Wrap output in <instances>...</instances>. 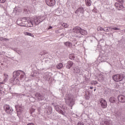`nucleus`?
Masks as SVG:
<instances>
[{
  "label": "nucleus",
  "instance_id": "nucleus-3",
  "mask_svg": "<svg viewBox=\"0 0 125 125\" xmlns=\"http://www.w3.org/2000/svg\"><path fill=\"white\" fill-rule=\"evenodd\" d=\"M55 109L58 112L59 114H61V115H63V116H65L66 115V108H65V105H62V106H60L58 105H55Z\"/></svg>",
  "mask_w": 125,
  "mask_h": 125
},
{
  "label": "nucleus",
  "instance_id": "nucleus-20",
  "mask_svg": "<svg viewBox=\"0 0 125 125\" xmlns=\"http://www.w3.org/2000/svg\"><path fill=\"white\" fill-rule=\"evenodd\" d=\"M74 73L79 74V73H80V72H81V70L80 69L79 67L76 66L74 68Z\"/></svg>",
  "mask_w": 125,
  "mask_h": 125
},
{
  "label": "nucleus",
  "instance_id": "nucleus-7",
  "mask_svg": "<svg viewBox=\"0 0 125 125\" xmlns=\"http://www.w3.org/2000/svg\"><path fill=\"white\" fill-rule=\"evenodd\" d=\"M81 31H82V28L78 26L74 27L72 30L73 33L76 34V37L77 36H80V35H81Z\"/></svg>",
  "mask_w": 125,
  "mask_h": 125
},
{
  "label": "nucleus",
  "instance_id": "nucleus-49",
  "mask_svg": "<svg viewBox=\"0 0 125 125\" xmlns=\"http://www.w3.org/2000/svg\"><path fill=\"white\" fill-rule=\"evenodd\" d=\"M50 29H52V26H49L48 30H50Z\"/></svg>",
  "mask_w": 125,
  "mask_h": 125
},
{
  "label": "nucleus",
  "instance_id": "nucleus-21",
  "mask_svg": "<svg viewBox=\"0 0 125 125\" xmlns=\"http://www.w3.org/2000/svg\"><path fill=\"white\" fill-rule=\"evenodd\" d=\"M89 94H90V93L89 92H85V94L84 95V97L85 99L86 100H88V99H89L90 97H89Z\"/></svg>",
  "mask_w": 125,
  "mask_h": 125
},
{
  "label": "nucleus",
  "instance_id": "nucleus-43",
  "mask_svg": "<svg viewBox=\"0 0 125 125\" xmlns=\"http://www.w3.org/2000/svg\"><path fill=\"white\" fill-rule=\"evenodd\" d=\"M78 125H84L83 123H82L81 122H78Z\"/></svg>",
  "mask_w": 125,
  "mask_h": 125
},
{
  "label": "nucleus",
  "instance_id": "nucleus-1",
  "mask_svg": "<svg viewBox=\"0 0 125 125\" xmlns=\"http://www.w3.org/2000/svg\"><path fill=\"white\" fill-rule=\"evenodd\" d=\"M44 19H45V18H44L43 16L34 17V19H32V20L28 21V24H29V25L31 24V25H29V27H33L34 24H35L36 25H39V24H40V23H42V22L43 21Z\"/></svg>",
  "mask_w": 125,
  "mask_h": 125
},
{
  "label": "nucleus",
  "instance_id": "nucleus-15",
  "mask_svg": "<svg viewBox=\"0 0 125 125\" xmlns=\"http://www.w3.org/2000/svg\"><path fill=\"white\" fill-rule=\"evenodd\" d=\"M84 13V9L83 7H80L77 9V10L75 11V13L76 14H79V13H82V14H83V13Z\"/></svg>",
  "mask_w": 125,
  "mask_h": 125
},
{
  "label": "nucleus",
  "instance_id": "nucleus-40",
  "mask_svg": "<svg viewBox=\"0 0 125 125\" xmlns=\"http://www.w3.org/2000/svg\"><path fill=\"white\" fill-rule=\"evenodd\" d=\"M105 29H104V32H110V30H109V28L108 27H105Z\"/></svg>",
  "mask_w": 125,
  "mask_h": 125
},
{
  "label": "nucleus",
  "instance_id": "nucleus-25",
  "mask_svg": "<svg viewBox=\"0 0 125 125\" xmlns=\"http://www.w3.org/2000/svg\"><path fill=\"white\" fill-rule=\"evenodd\" d=\"M86 6H90L91 5V0H85Z\"/></svg>",
  "mask_w": 125,
  "mask_h": 125
},
{
  "label": "nucleus",
  "instance_id": "nucleus-31",
  "mask_svg": "<svg viewBox=\"0 0 125 125\" xmlns=\"http://www.w3.org/2000/svg\"><path fill=\"white\" fill-rule=\"evenodd\" d=\"M69 59L74 60L75 59V55L74 54H70L69 56Z\"/></svg>",
  "mask_w": 125,
  "mask_h": 125
},
{
  "label": "nucleus",
  "instance_id": "nucleus-37",
  "mask_svg": "<svg viewBox=\"0 0 125 125\" xmlns=\"http://www.w3.org/2000/svg\"><path fill=\"white\" fill-rule=\"evenodd\" d=\"M117 1L119 2L121 4H123L125 2V0H117Z\"/></svg>",
  "mask_w": 125,
  "mask_h": 125
},
{
  "label": "nucleus",
  "instance_id": "nucleus-10",
  "mask_svg": "<svg viewBox=\"0 0 125 125\" xmlns=\"http://www.w3.org/2000/svg\"><path fill=\"white\" fill-rule=\"evenodd\" d=\"M35 98H36L37 100H39V101H42V100H44L45 98L44 96H43V95L42 94L37 93L35 94Z\"/></svg>",
  "mask_w": 125,
  "mask_h": 125
},
{
  "label": "nucleus",
  "instance_id": "nucleus-19",
  "mask_svg": "<svg viewBox=\"0 0 125 125\" xmlns=\"http://www.w3.org/2000/svg\"><path fill=\"white\" fill-rule=\"evenodd\" d=\"M28 18H22L21 19V20L20 21H21V22H23L24 23H29L28 22V21H30V20H28Z\"/></svg>",
  "mask_w": 125,
  "mask_h": 125
},
{
  "label": "nucleus",
  "instance_id": "nucleus-39",
  "mask_svg": "<svg viewBox=\"0 0 125 125\" xmlns=\"http://www.w3.org/2000/svg\"><path fill=\"white\" fill-rule=\"evenodd\" d=\"M17 53H18L19 55H21V54H22V51L21 50H18Z\"/></svg>",
  "mask_w": 125,
  "mask_h": 125
},
{
  "label": "nucleus",
  "instance_id": "nucleus-46",
  "mask_svg": "<svg viewBox=\"0 0 125 125\" xmlns=\"http://www.w3.org/2000/svg\"><path fill=\"white\" fill-rule=\"evenodd\" d=\"M4 83H5V82H4V81L2 82H0V84H4Z\"/></svg>",
  "mask_w": 125,
  "mask_h": 125
},
{
  "label": "nucleus",
  "instance_id": "nucleus-33",
  "mask_svg": "<svg viewBox=\"0 0 125 125\" xmlns=\"http://www.w3.org/2000/svg\"><path fill=\"white\" fill-rule=\"evenodd\" d=\"M105 79V77L104 75H100L99 78V81H104Z\"/></svg>",
  "mask_w": 125,
  "mask_h": 125
},
{
  "label": "nucleus",
  "instance_id": "nucleus-17",
  "mask_svg": "<svg viewBox=\"0 0 125 125\" xmlns=\"http://www.w3.org/2000/svg\"><path fill=\"white\" fill-rule=\"evenodd\" d=\"M73 62L69 61L67 62V63H66V69H71V67L72 66H73Z\"/></svg>",
  "mask_w": 125,
  "mask_h": 125
},
{
  "label": "nucleus",
  "instance_id": "nucleus-24",
  "mask_svg": "<svg viewBox=\"0 0 125 125\" xmlns=\"http://www.w3.org/2000/svg\"><path fill=\"white\" fill-rule=\"evenodd\" d=\"M64 44L65 45V46H67V47H70V46H72V43L69 42H64Z\"/></svg>",
  "mask_w": 125,
  "mask_h": 125
},
{
  "label": "nucleus",
  "instance_id": "nucleus-8",
  "mask_svg": "<svg viewBox=\"0 0 125 125\" xmlns=\"http://www.w3.org/2000/svg\"><path fill=\"white\" fill-rule=\"evenodd\" d=\"M51 76H52V73L46 72L43 75V79L44 81H49L51 78Z\"/></svg>",
  "mask_w": 125,
  "mask_h": 125
},
{
  "label": "nucleus",
  "instance_id": "nucleus-22",
  "mask_svg": "<svg viewBox=\"0 0 125 125\" xmlns=\"http://www.w3.org/2000/svg\"><path fill=\"white\" fill-rule=\"evenodd\" d=\"M102 125H112L111 121L109 120H105Z\"/></svg>",
  "mask_w": 125,
  "mask_h": 125
},
{
  "label": "nucleus",
  "instance_id": "nucleus-55",
  "mask_svg": "<svg viewBox=\"0 0 125 125\" xmlns=\"http://www.w3.org/2000/svg\"><path fill=\"white\" fill-rule=\"evenodd\" d=\"M124 32H125V29L124 30Z\"/></svg>",
  "mask_w": 125,
  "mask_h": 125
},
{
  "label": "nucleus",
  "instance_id": "nucleus-34",
  "mask_svg": "<svg viewBox=\"0 0 125 125\" xmlns=\"http://www.w3.org/2000/svg\"><path fill=\"white\" fill-rule=\"evenodd\" d=\"M62 25V27H64V28H68L69 27V25L67 24L66 23H63Z\"/></svg>",
  "mask_w": 125,
  "mask_h": 125
},
{
  "label": "nucleus",
  "instance_id": "nucleus-48",
  "mask_svg": "<svg viewBox=\"0 0 125 125\" xmlns=\"http://www.w3.org/2000/svg\"><path fill=\"white\" fill-rule=\"evenodd\" d=\"M27 125H35L33 123H30V124H28Z\"/></svg>",
  "mask_w": 125,
  "mask_h": 125
},
{
  "label": "nucleus",
  "instance_id": "nucleus-45",
  "mask_svg": "<svg viewBox=\"0 0 125 125\" xmlns=\"http://www.w3.org/2000/svg\"><path fill=\"white\" fill-rule=\"evenodd\" d=\"M12 49H13V50H14V51H15L16 52H17V51H18L17 49L13 48Z\"/></svg>",
  "mask_w": 125,
  "mask_h": 125
},
{
  "label": "nucleus",
  "instance_id": "nucleus-35",
  "mask_svg": "<svg viewBox=\"0 0 125 125\" xmlns=\"http://www.w3.org/2000/svg\"><path fill=\"white\" fill-rule=\"evenodd\" d=\"M98 83V82L96 81H93L91 82V84H97Z\"/></svg>",
  "mask_w": 125,
  "mask_h": 125
},
{
  "label": "nucleus",
  "instance_id": "nucleus-38",
  "mask_svg": "<svg viewBox=\"0 0 125 125\" xmlns=\"http://www.w3.org/2000/svg\"><path fill=\"white\" fill-rule=\"evenodd\" d=\"M112 30H114V31H120L121 29L118 27H112Z\"/></svg>",
  "mask_w": 125,
  "mask_h": 125
},
{
  "label": "nucleus",
  "instance_id": "nucleus-41",
  "mask_svg": "<svg viewBox=\"0 0 125 125\" xmlns=\"http://www.w3.org/2000/svg\"><path fill=\"white\" fill-rule=\"evenodd\" d=\"M19 110H20V111H18L17 112L18 115H19V114H20V112H22V111H23V110H22V109H21V108H20Z\"/></svg>",
  "mask_w": 125,
  "mask_h": 125
},
{
  "label": "nucleus",
  "instance_id": "nucleus-23",
  "mask_svg": "<svg viewBox=\"0 0 125 125\" xmlns=\"http://www.w3.org/2000/svg\"><path fill=\"white\" fill-rule=\"evenodd\" d=\"M109 102L111 103H116V98L114 97H111L109 98Z\"/></svg>",
  "mask_w": 125,
  "mask_h": 125
},
{
  "label": "nucleus",
  "instance_id": "nucleus-42",
  "mask_svg": "<svg viewBox=\"0 0 125 125\" xmlns=\"http://www.w3.org/2000/svg\"><path fill=\"white\" fill-rule=\"evenodd\" d=\"M0 2L1 3H4V2H5V0H0Z\"/></svg>",
  "mask_w": 125,
  "mask_h": 125
},
{
  "label": "nucleus",
  "instance_id": "nucleus-32",
  "mask_svg": "<svg viewBox=\"0 0 125 125\" xmlns=\"http://www.w3.org/2000/svg\"><path fill=\"white\" fill-rule=\"evenodd\" d=\"M3 88L0 87V96H3Z\"/></svg>",
  "mask_w": 125,
  "mask_h": 125
},
{
  "label": "nucleus",
  "instance_id": "nucleus-13",
  "mask_svg": "<svg viewBox=\"0 0 125 125\" xmlns=\"http://www.w3.org/2000/svg\"><path fill=\"white\" fill-rule=\"evenodd\" d=\"M119 102L120 103H125V95H120L118 96Z\"/></svg>",
  "mask_w": 125,
  "mask_h": 125
},
{
  "label": "nucleus",
  "instance_id": "nucleus-51",
  "mask_svg": "<svg viewBox=\"0 0 125 125\" xmlns=\"http://www.w3.org/2000/svg\"><path fill=\"white\" fill-rule=\"evenodd\" d=\"M16 81H17V83H18V82H19V80H18V79H16Z\"/></svg>",
  "mask_w": 125,
  "mask_h": 125
},
{
  "label": "nucleus",
  "instance_id": "nucleus-54",
  "mask_svg": "<svg viewBox=\"0 0 125 125\" xmlns=\"http://www.w3.org/2000/svg\"><path fill=\"white\" fill-rule=\"evenodd\" d=\"M95 12H97V11H96Z\"/></svg>",
  "mask_w": 125,
  "mask_h": 125
},
{
  "label": "nucleus",
  "instance_id": "nucleus-30",
  "mask_svg": "<svg viewBox=\"0 0 125 125\" xmlns=\"http://www.w3.org/2000/svg\"><path fill=\"white\" fill-rule=\"evenodd\" d=\"M24 34L25 35V36H30V37H34V35L32 33L25 32H24Z\"/></svg>",
  "mask_w": 125,
  "mask_h": 125
},
{
  "label": "nucleus",
  "instance_id": "nucleus-27",
  "mask_svg": "<svg viewBox=\"0 0 125 125\" xmlns=\"http://www.w3.org/2000/svg\"><path fill=\"white\" fill-rule=\"evenodd\" d=\"M7 80H8V75L5 73L4 74V82H6Z\"/></svg>",
  "mask_w": 125,
  "mask_h": 125
},
{
  "label": "nucleus",
  "instance_id": "nucleus-5",
  "mask_svg": "<svg viewBox=\"0 0 125 125\" xmlns=\"http://www.w3.org/2000/svg\"><path fill=\"white\" fill-rule=\"evenodd\" d=\"M3 109L8 115H11L12 114V112H13V109H12V107L7 104H4L3 105Z\"/></svg>",
  "mask_w": 125,
  "mask_h": 125
},
{
  "label": "nucleus",
  "instance_id": "nucleus-52",
  "mask_svg": "<svg viewBox=\"0 0 125 125\" xmlns=\"http://www.w3.org/2000/svg\"><path fill=\"white\" fill-rule=\"evenodd\" d=\"M92 88H93V87H90V89H92Z\"/></svg>",
  "mask_w": 125,
  "mask_h": 125
},
{
  "label": "nucleus",
  "instance_id": "nucleus-16",
  "mask_svg": "<svg viewBox=\"0 0 125 125\" xmlns=\"http://www.w3.org/2000/svg\"><path fill=\"white\" fill-rule=\"evenodd\" d=\"M46 107H45L46 109H48V110H47V113L48 114V115H50L51 113H52V107L51 106H49V105L48 104H46Z\"/></svg>",
  "mask_w": 125,
  "mask_h": 125
},
{
  "label": "nucleus",
  "instance_id": "nucleus-4",
  "mask_svg": "<svg viewBox=\"0 0 125 125\" xmlns=\"http://www.w3.org/2000/svg\"><path fill=\"white\" fill-rule=\"evenodd\" d=\"M112 79L114 82H122L125 79V76L123 74H115L113 75Z\"/></svg>",
  "mask_w": 125,
  "mask_h": 125
},
{
  "label": "nucleus",
  "instance_id": "nucleus-29",
  "mask_svg": "<svg viewBox=\"0 0 125 125\" xmlns=\"http://www.w3.org/2000/svg\"><path fill=\"white\" fill-rule=\"evenodd\" d=\"M0 41L1 42H8L9 41V39L4 38L3 37H0Z\"/></svg>",
  "mask_w": 125,
  "mask_h": 125
},
{
  "label": "nucleus",
  "instance_id": "nucleus-9",
  "mask_svg": "<svg viewBox=\"0 0 125 125\" xmlns=\"http://www.w3.org/2000/svg\"><path fill=\"white\" fill-rule=\"evenodd\" d=\"M116 9L117 10H125V8L124 7V5L123 4H120L118 2H116L114 4Z\"/></svg>",
  "mask_w": 125,
  "mask_h": 125
},
{
  "label": "nucleus",
  "instance_id": "nucleus-50",
  "mask_svg": "<svg viewBox=\"0 0 125 125\" xmlns=\"http://www.w3.org/2000/svg\"><path fill=\"white\" fill-rule=\"evenodd\" d=\"M23 10L24 12H27V9H24Z\"/></svg>",
  "mask_w": 125,
  "mask_h": 125
},
{
  "label": "nucleus",
  "instance_id": "nucleus-11",
  "mask_svg": "<svg viewBox=\"0 0 125 125\" xmlns=\"http://www.w3.org/2000/svg\"><path fill=\"white\" fill-rule=\"evenodd\" d=\"M45 2L49 6H54L56 3L55 0H45Z\"/></svg>",
  "mask_w": 125,
  "mask_h": 125
},
{
  "label": "nucleus",
  "instance_id": "nucleus-28",
  "mask_svg": "<svg viewBox=\"0 0 125 125\" xmlns=\"http://www.w3.org/2000/svg\"><path fill=\"white\" fill-rule=\"evenodd\" d=\"M57 69H62L63 68V63H59L58 65H57Z\"/></svg>",
  "mask_w": 125,
  "mask_h": 125
},
{
  "label": "nucleus",
  "instance_id": "nucleus-18",
  "mask_svg": "<svg viewBox=\"0 0 125 125\" xmlns=\"http://www.w3.org/2000/svg\"><path fill=\"white\" fill-rule=\"evenodd\" d=\"M17 23L19 26H21V27H26V23H24L21 21H18Z\"/></svg>",
  "mask_w": 125,
  "mask_h": 125
},
{
  "label": "nucleus",
  "instance_id": "nucleus-36",
  "mask_svg": "<svg viewBox=\"0 0 125 125\" xmlns=\"http://www.w3.org/2000/svg\"><path fill=\"white\" fill-rule=\"evenodd\" d=\"M97 30L99 32L100 31H104V29L102 27H98L97 28Z\"/></svg>",
  "mask_w": 125,
  "mask_h": 125
},
{
  "label": "nucleus",
  "instance_id": "nucleus-14",
  "mask_svg": "<svg viewBox=\"0 0 125 125\" xmlns=\"http://www.w3.org/2000/svg\"><path fill=\"white\" fill-rule=\"evenodd\" d=\"M87 34V32L85 30L81 28V30L80 31V35H77V37L81 39L82 38V36H85V35Z\"/></svg>",
  "mask_w": 125,
  "mask_h": 125
},
{
  "label": "nucleus",
  "instance_id": "nucleus-26",
  "mask_svg": "<svg viewBox=\"0 0 125 125\" xmlns=\"http://www.w3.org/2000/svg\"><path fill=\"white\" fill-rule=\"evenodd\" d=\"M25 76H26V73L23 72V73H21L20 76V80L22 81V80H24V78H25Z\"/></svg>",
  "mask_w": 125,
  "mask_h": 125
},
{
  "label": "nucleus",
  "instance_id": "nucleus-12",
  "mask_svg": "<svg viewBox=\"0 0 125 125\" xmlns=\"http://www.w3.org/2000/svg\"><path fill=\"white\" fill-rule=\"evenodd\" d=\"M100 102L102 108H107V102L106 101V100L103 99H101L100 100Z\"/></svg>",
  "mask_w": 125,
  "mask_h": 125
},
{
  "label": "nucleus",
  "instance_id": "nucleus-47",
  "mask_svg": "<svg viewBox=\"0 0 125 125\" xmlns=\"http://www.w3.org/2000/svg\"><path fill=\"white\" fill-rule=\"evenodd\" d=\"M123 19L124 21H125V15H124Z\"/></svg>",
  "mask_w": 125,
  "mask_h": 125
},
{
  "label": "nucleus",
  "instance_id": "nucleus-44",
  "mask_svg": "<svg viewBox=\"0 0 125 125\" xmlns=\"http://www.w3.org/2000/svg\"><path fill=\"white\" fill-rule=\"evenodd\" d=\"M108 30H113V27H111V26H109V27H108Z\"/></svg>",
  "mask_w": 125,
  "mask_h": 125
},
{
  "label": "nucleus",
  "instance_id": "nucleus-53",
  "mask_svg": "<svg viewBox=\"0 0 125 125\" xmlns=\"http://www.w3.org/2000/svg\"><path fill=\"white\" fill-rule=\"evenodd\" d=\"M96 91V89H94V91Z\"/></svg>",
  "mask_w": 125,
  "mask_h": 125
},
{
  "label": "nucleus",
  "instance_id": "nucleus-6",
  "mask_svg": "<svg viewBox=\"0 0 125 125\" xmlns=\"http://www.w3.org/2000/svg\"><path fill=\"white\" fill-rule=\"evenodd\" d=\"M21 74H24V71L19 70L13 72V77L14 79V82L15 81V79H16L17 77H19Z\"/></svg>",
  "mask_w": 125,
  "mask_h": 125
},
{
  "label": "nucleus",
  "instance_id": "nucleus-2",
  "mask_svg": "<svg viewBox=\"0 0 125 125\" xmlns=\"http://www.w3.org/2000/svg\"><path fill=\"white\" fill-rule=\"evenodd\" d=\"M65 102L67 105L73 107L75 104V100L69 95H66L64 98Z\"/></svg>",
  "mask_w": 125,
  "mask_h": 125
}]
</instances>
